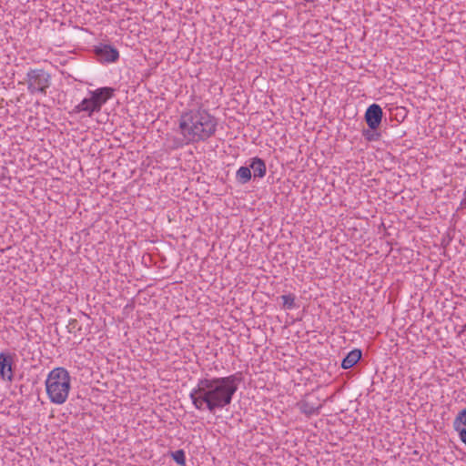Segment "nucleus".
<instances>
[{"instance_id":"nucleus-7","label":"nucleus","mask_w":466,"mask_h":466,"mask_svg":"<svg viewBox=\"0 0 466 466\" xmlns=\"http://www.w3.org/2000/svg\"><path fill=\"white\" fill-rule=\"evenodd\" d=\"M15 355L0 352V377L4 380L12 381L14 377L13 363Z\"/></svg>"},{"instance_id":"nucleus-17","label":"nucleus","mask_w":466,"mask_h":466,"mask_svg":"<svg viewBox=\"0 0 466 466\" xmlns=\"http://www.w3.org/2000/svg\"><path fill=\"white\" fill-rule=\"evenodd\" d=\"M364 136H365L368 139H370V140L371 139V135H369V136H368V133H364Z\"/></svg>"},{"instance_id":"nucleus-2","label":"nucleus","mask_w":466,"mask_h":466,"mask_svg":"<svg viewBox=\"0 0 466 466\" xmlns=\"http://www.w3.org/2000/svg\"><path fill=\"white\" fill-rule=\"evenodd\" d=\"M217 118L203 106L185 110L179 117V131L183 138L189 143L206 141L216 133Z\"/></svg>"},{"instance_id":"nucleus-13","label":"nucleus","mask_w":466,"mask_h":466,"mask_svg":"<svg viewBox=\"0 0 466 466\" xmlns=\"http://www.w3.org/2000/svg\"><path fill=\"white\" fill-rule=\"evenodd\" d=\"M237 180L241 184H246L251 179V171L249 167H240L236 173Z\"/></svg>"},{"instance_id":"nucleus-16","label":"nucleus","mask_w":466,"mask_h":466,"mask_svg":"<svg viewBox=\"0 0 466 466\" xmlns=\"http://www.w3.org/2000/svg\"><path fill=\"white\" fill-rule=\"evenodd\" d=\"M364 136H365L368 139H370V140L371 139V135H369V136H368V133H364Z\"/></svg>"},{"instance_id":"nucleus-6","label":"nucleus","mask_w":466,"mask_h":466,"mask_svg":"<svg viewBox=\"0 0 466 466\" xmlns=\"http://www.w3.org/2000/svg\"><path fill=\"white\" fill-rule=\"evenodd\" d=\"M323 406L318 397L313 394L306 395L300 401L297 403V407L306 416L317 415L319 413L320 409Z\"/></svg>"},{"instance_id":"nucleus-1","label":"nucleus","mask_w":466,"mask_h":466,"mask_svg":"<svg viewBox=\"0 0 466 466\" xmlns=\"http://www.w3.org/2000/svg\"><path fill=\"white\" fill-rule=\"evenodd\" d=\"M238 382L236 375L200 379L191 390L189 398L196 410L216 414L231 404Z\"/></svg>"},{"instance_id":"nucleus-9","label":"nucleus","mask_w":466,"mask_h":466,"mask_svg":"<svg viewBox=\"0 0 466 466\" xmlns=\"http://www.w3.org/2000/svg\"><path fill=\"white\" fill-rule=\"evenodd\" d=\"M96 55L108 63L116 62L119 57L118 51L109 45L98 47L96 49Z\"/></svg>"},{"instance_id":"nucleus-11","label":"nucleus","mask_w":466,"mask_h":466,"mask_svg":"<svg viewBox=\"0 0 466 466\" xmlns=\"http://www.w3.org/2000/svg\"><path fill=\"white\" fill-rule=\"evenodd\" d=\"M453 426L460 437H466V409L459 412L454 420Z\"/></svg>"},{"instance_id":"nucleus-8","label":"nucleus","mask_w":466,"mask_h":466,"mask_svg":"<svg viewBox=\"0 0 466 466\" xmlns=\"http://www.w3.org/2000/svg\"><path fill=\"white\" fill-rule=\"evenodd\" d=\"M382 109L377 104L370 105L365 113V119L370 128L375 130L380 125Z\"/></svg>"},{"instance_id":"nucleus-5","label":"nucleus","mask_w":466,"mask_h":466,"mask_svg":"<svg viewBox=\"0 0 466 466\" xmlns=\"http://www.w3.org/2000/svg\"><path fill=\"white\" fill-rule=\"evenodd\" d=\"M25 82L30 94L40 93L46 96L51 86V75L44 69H29L26 73Z\"/></svg>"},{"instance_id":"nucleus-12","label":"nucleus","mask_w":466,"mask_h":466,"mask_svg":"<svg viewBox=\"0 0 466 466\" xmlns=\"http://www.w3.org/2000/svg\"><path fill=\"white\" fill-rule=\"evenodd\" d=\"M361 358V351L360 350H353L350 351L341 362V367L344 370L352 368Z\"/></svg>"},{"instance_id":"nucleus-10","label":"nucleus","mask_w":466,"mask_h":466,"mask_svg":"<svg viewBox=\"0 0 466 466\" xmlns=\"http://www.w3.org/2000/svg\"><path fill=\"white\" fill-rule=\"evenodd\" d=\"M250 169L253 170L254 177L262 178L265 177L267 172V167L264 160L259 157H254L251 159V163L249 165Z\"/></svg>"},{"instance_id":"nucleus-3","label":"nucleus","mask_w":466,"mask_h":466,"mask_svg":"<svg viewBox=\"0 0 466 466\" xmlns=\"http://www.w3.org/2000/svg\"><path fill=\"white\" fill-rule=\"evenodd\" d=\"M71 389V377L65 368H55L46 380V394L52 403L63 404L66 401Z\"/></svg>"},{"instance_id":"nucleus-19","label":"nucleus","mask_w":466,"mask_h":466,"mask_svg":"<svg viewBox=\"0 0 466 466\" xmlns=\"http://www.w3.org/2000/svg\"><path fill=\"white\" fill-rule=\"evenodd\" d=\"M465 329H466V325L463 327V330H465Z\"/></svg>"},{"instance_id":"nucleus-18","label":"nucleus","mask_w":466,"mask_h":466,"mask_svg":"<svg viewBox=\"0 0 466 466\" xmlns=\"http://www.w3.org/2000/svg\"><path fill=\"white\" fill-rule=\"evenodd\" d=\"M461 441H462L464 444H466V439H461Z\"/></svg>"},{"instance_id":"nucleus-15","label":"nucleus","mask_w":466,"mask_h":466,"mask_svg":"<svg viewBox=\"0 0 466 466\" xmlns=\"http://www.w3.org/2000/svg\"><path fill=\"white\" fill-rule=\"evenodd\" d=\"M170 455L171 457L173 458V460L179 465L181 466H184L185 463H186V459H185V452L183 450H178V451H172L170 452Z\"/></svg>"},{"instance_id":"nucleus-4","label":"nucleus","mask_w":466,"mask_h":466,"mask_svg":"<svg viewBox=\"0 0 466 466\" xmlns=\"http://www.w3.org/2000/svg\"><path fill=\"white\" fill-rule=\"evenodd\" d=\"M114 89L112 87H100L94 91H90V96L84 98L78 105H76L73 111L75 113H86L91 116L94 113L101 110L102 106L114 96Z\"/></svg>"},{"instance_id":"nucleus-14","label":"nucleus","mask_w":466,"mask_h":466,"mask_svg":"<svg viewBox=\"0 0 466 466\" xmlns=\"http://www.w3.org/2000/svg\"><path fill=\"white\" fill-rule=\"evenodd\" d=\"M280 299L282 300V307L285 309H292L296 308V303H295L296 297H295V295H293V294L282 295L280 297Z\"/></svg>"}]
</instances>
